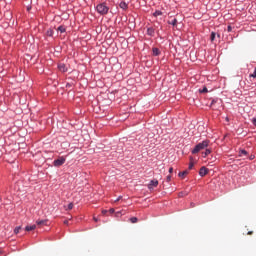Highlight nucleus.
Returning <instances> with one entry per match:
<instances>
[{"mask_svg": "<svg viewBox=\"0 0 256 256\" xmlns=\"http://www.w3.org/2000/svg\"><path fill=\"white\" fill-rule=\"evenodd\" d=\"M209 143H211L209 140H204L198 143L192 150V154L196 155V153H199V151H203V149H207V147H209Z\"/></svg>", "mask_w": 256, "mask_h": 256, "instance_id": "nucleus-1", "label": "nucleus"}, {"mask_svg": "<svg viewBox=\"0 0 256 256\" xmlns=\"http://www.w3.org/2000/svg\"><path fill=\"white\" fill-rule=\"evenodd\" d=\"M96 11L99 15H107V13H109V8L107 4L101 3L96 6Z\"/></svg>", "mask_w": 256, "mask_h": 256, "instance_id": "nucleus-2", "label": "nucleus"}, {"mask_svg": "<svg viewBox=\"0 0 256 256\" xmlns=\"http://www.w3.org/2000/svg\"><path fill=\"white\" fill-rule=\"evenodd\" d=\"M65 164V158L59 157L58 159L54 160L53 165L54 167H61V165Z\"/></svg>", "mask_w": 256, "mask_h": 256, "instance_id": "nucleus-3", "label": "nucleus"}, {"mask_svg": "<svg viewBox=\"0 0 256 256\" xmlns=\"http://www.w3.org/2000/svg\"><path fill=\"white\" fill-rule=\"evenodd\" d=\"M209 173V169H207L205 166L200 168L199 175L200 177H205Z\"/></svg>", "mask_w": 256, "mask_h": 256, "instance_id": "nucleus-4", "label": "nucleus"}, {"mask_svg": "<svg viewBox=\"0 0 256 256\" xmlns=\"http://www.w3.org/2000/svg\"><path fill=\"white\" fill-rule=\"evenodd\" d=\"M157 185H159V181L152 180V181H150V184L148 185V189H155V187H157Z\"/></svg>", "mask_w": 256, "mask_h": 256, "instance_id": "nucleus-5", "label": "nucleus"}, {"mask_svg": "<svg viewBox=\"0 0 256 256\" xmlns=\"http://www.w3.org/2000/svg\"><path fill=\"white\" fill-rule=\"evenodd\" d=\"M58 69H59V71H61V73H67V65H65L63 63H60L58 65Z\"/></svg>", "mask_w": 256, "mask_h": 256, "instance_id": "nucleus-6", "label": "nucleus"}, {"mask_svg": "<svg viewBox=\"0 0 256 256\" xmlns=\"http://www.w3.org/2000/svg\"><path fill=\"white\" fill-rule=\"evenodd\" d=\"M152 55L154 57H159V55H161V50H159V48H153L152 49Z\"/></svg>", "mask_w": 256, "mask_h": 256, "instance_id": "nucleus-7", "label": "nucleus"}, {"mask_svg": "<svg viewBox=\"0 0 256 256\" xmlns=\"http://www.w3.org/2000/svg\"><path fill=\"white\" fill-rule=\"evenodd\" d=\"M37 229V225H31V226H26L25 231H35Z\"/></svg>", "mask_w": 256, "mask_h": 256, "instance_id": "nucleus-8", "label": "nucleus"}, {"mask_svg": "<svg viewBox=\"0 0 256 256\" xmlns=\"http://www.w3.org/2000/svg\"><path fill=\"white\" fill-rule=\"evenodd\" d=\"M168 24L172 25L173 27H177V18H174L172 20H168Z\"/></svg>", "mask_w": 256, "mask_h": 256, "instance_id": "nucleus-9", "label": "nucleus"}, {"mask_svg": "<svg viewBox=\"0 0 256 256\" xmlns=\"http://www.w3.org/2000/svg\"><path fill=\"white\" fill-rule=\"evenodd\" d=\"M147 33L148 35H150L151 37H153L155 35V29H153L152 27L147 29Z\"/></svg>", "mask_w": 256, "mask_h": 256, "instance_id": "nucleus-10", "label": "nucleus"}, {"mask_svg": "<svg viewBox=\"0 0 256 256\" xmlns=\"http://www.w3.org/2000/svg\"><path fill=\"white\" fill-rule=\"evenodd\" d=\"M119 7H120V9H127L128 8V4L126 3V2H121L120 4H119Z\"/></svg>", "mask_w": 256, "mask_h": 256, "instance_id": "nucleus-11", "label": "nucleus"}, {"mask_svg": "<svg viewBox=\"0 0 256 256\" xmlns=\"http://www.w3.org/2000/svg\"><path fill=\"white\" fill-rule=\"evenodd\" d=\"M194 165H195V163H193V157H190V163H189V167H188L189 171H191V169H193Z\"/></svg>", "mask_w": 256, "mask_h": 256, "instance_id": "nucleus-12", "label": "nucleus"}, {"mask_svg": "<svg viewBox=\"0 0 256 256\" xmlns=\"http://www.w3.org/2000/svg\"><path fill=\"white\" fill-rule=\"evenodd\" d=\"M185 175H189V171H183V172H180L179 174H178V177H185Z\"/></svg>", "mask_w": 256, "mask_h": 256, "instance_id": "nucleus-13", "label": "nucleus"}, {"mask_svg": "<svg viewBox=\"0 0 256 256\" xmlns=\"http://www.w3.org/2000/svg\"><path fill=\"white\" fill-rule=\"evenodd\" d=\"M36 223L37 225H47V220H38Z\"/></svg>", "mask_w": 256, "mask_h": 256, "instance_id": "nucleus-14", "label": "nucleus"}, {"mask_svg": "<svg viewBox=\"0 0 256 256\" xmlns=\"http://www.w3.org/2000/svg\"><path fill=\"white\" fill-rule=\"evenodd\" d=\"M161 15H163V12H161V11H159V10H156V11L154 12V17H159V16H161Z\"/></svg>", "mask_w": 256, "mask_h": 256, "instance_id": "nucleus-15", "label": "nucleus"}, {"mask_svg": "<svg viewBox=\"0 0 256 256\" xmlns=\"http://www.w3.org/2000/svg\"><path fill=\"white\" fill-rule=\"evenodd\" d=\"M207 155H211L210 149H206L205 152L203 153V157H207Z\"/></svg>", "mask_w": 256, "mask_h": 256, "instance_id": "nucleus-16", "label": "nucleus"}, {"mask_svg": "<svg viewBox=\"0 0 256 256\" xmlns=\"http://www.w3.org/2000/svg\"><path fill=\"white\" fill-rule=\"evenodd\" d=\"M21 231V226H17L15 229H14V233L15 235H18V233Z\"/></svg>", "mask_w": 256, "mask_h": 256, "instance_id": "nucleus-17", "label": "nucleus"}, {"mask_svg": "<svg viewBox=\"0 0 256 256\" xmlns=\"http://www.w3.org/2000/svg\"><path fill=\"white\" fill-rule=\"evenodd\" d=\"M243 155H247L246 150H240L239 151V157H243Z\"/></svg>", "mask_w": 256, "mask_h": 256, "instance_id": "nucleus-18", "label": "nucleus"}, {"mask_svg": "<svg viewBox=\"0 0 256 256\" xmlns=\"http://www.w3.org/2000/svg\"><path fill=\"white\" fill-rule=\"evenodd\" d=\"M58 31H60V33H65L66 30H65V27L59 26Z\"/></svg>", "mask_w": 256, "mask_h": 256, "instance_id": "nucleus-19", "label": "nucleus"}, {"mask_svg": "<svg viewBox=\"0 0 256 256\" xmlns=\"http://www.w3.org/2000/svg\"><path fill=\"white\" fill-rule=\"evenodd\" d=\"M137 221H139V220L137 219V217H132V218H130V222H131V223H137Z\"/></svg>", "mask_w": 256, "mask_h": 256, "instance_id": "nucleus-20", "label": "nucleus"}, {"mask_svg": "<svg viewBox=\"0 0 256 256\" xmlns=\"http://www.w3.org/2000/svg\"><path fill=\"white\" fill-rule=\"evenodd\" d=\"M48 37H53V31L51 29L47 30Z\"/></svg>", "mask_w": 256, "mask_h": 256, "instance_id": "nucleus-21", "label": "nucleus"}, {"mask_svg": "<svg viewBox=\"0 0 256 256\" xmlns=\"http://www.w3.org/2000/svg\"><path fill=\"white\" fill-rule=\"evenodd\" d=\"M215 37H216L215 32H212L210 36L211 41H215Z\"/></svg>", "mask_w": 256, "mask_h": 256, "instance_id": "nucleus-22", "label": "nucleus"}, {"mask_svg": "<svg viewBox=\"0 0 256 256\" xmlns=\"http://www.w3.org/2000/svg\"><path fill=\"white\" fill-rule=\"evenodd\" d=\"M250 77H253V79H256V68L254 69V72L250 74Z\"/></svg>", "mask_w": 256, "mask_h": 256, "instance_id": "nucleus-23", "label": "nucleus"}, {"mask_svg": "<svg viewBox=\"0 0 256 256\" xmlns=\"http://www.w3.org/2000/svg\"><path fill=\"white\" fill-rule=\"evenodd\" d=\"M208 90H207V87H204L202 90H200V93H207Z\"/></svg>", "mask_w": 256, "mask_h": 256, "instance_id": "nucleus-24", "label": "nucleus"}, {"mask_svg": "<svg viewBox=\"0 0 256 256\" xmlns=\"http://www.w3.org/2000/svg\"><path fill=\"white\" fill-rule=\"evenodd\" d=\"M73 209V203L68 204V210L71 211Z\"/></svg>", "mask_w": 256, "mask_h": 256, "instance_id": "nucleus-25", "label": "nucleus"}, {"mask_svg": "<svg viewBox=\"0 0 256 256\" xmlns=\"http://www.w3.org/2000/svg\"><path fill=\"white\" fill-rule=\"evenodd\" d=\"M227 31H228V33H231V31H233V28L231 26H228Z\"/></svg>", "mask_w": 256, "mask_h": 256, "instance_id": "nucleus-26", "label": "nucleus"}, {"mask_svg": "<svg viewBox=\"0 0 256 256\" xmlns=\"http://www.w3.org/2000/svg\"><path fill=\"white\" fill-rule=\"evenodd\" d=\"M121 199H123L122 196H119L116 200H115V203H117L118 201H121Z\"/></svg>", "mask_w": 256, "mask_h": 256, "instance_id": "nucleus-27", "label": "nucleus"}, {"mask_svg": "<svg viewBox=\"0 0 256 256\" xmlns=\"http://www.w3.org/2000/svg\"><path fill=\"white\" fill-rule=\"evenodd\" d=\"M109 213H111V214L115 213V209L111 208V209L109 210Z\"/></svg>", "mask_w": 256, "mask_h": 256, "instance_id": "nucleus-28", "label": "nucleus"}, {"mask_svg": "<svg viewBox=\"0 0 256 256\" xmlns=\"http://www.w3.org/2000/svg\"><path fill=\"white\" fill-rule=\"evenodd\" d=\"M214 103H217V100H212L211 107H213Z\"/></svg>", "mask_w": 256, "mask_h": 256, "instance_id": "nucleus-29", "label": "nucleus"}, {"mask_svg": "<svg viewBox=\"0 0 256 256\" xmlns=\"http://www.w3.org/2000/svg\"><path fill=\"white\" fill-rule=\"evenodd\" d=\"M252 123H253V125L256 126V118H253V119H252Z\"/></svg>", "mask_w": 256, "mask_h": 256, "instance_id": "nucleus-30", "label": "nucleus"}, {"mask_svg": "<svg viewBox=\"0 0 256 256\" xmlns=\"http://www.w3.org/2000/svg\"><path fill=\"white\" fill-rule=\"evenodd\" d=\"M253 159H255V155L250 156V161H253Z\"/></svg>", "mask_w": 256, "mask_h": 256, "instance_id": "nucleus-31", "label": "nucleus"}, {"mask_svg": "<svg viewBox=\"0 0 256 256\" xmlns=\"http://www.w3.org/2000/svg\"><path fill=\"white\" fill-rule=\"evenodd\" d=\"M103 215H107V210H102Z\"/></svg>", "mask_w": 256, "mask_h": 256, "instance_id": "nucleus-32", "label": "nucleus"}, {"mask_svg": "<svg viewBox=\"0 0 256 256\" xmlns=\"http://www.w3.org/2000/svg\"><path fill=\"white\" fill-rule=\"evenodd\" d=\"M64 225H69V220H65Z\"/></svg>", "mask_w": 256, "mask_h": 256, "instance_id": "nucleus-33", "label": "nucleus"}, {"mask_svg": "<svg viewBox=\"0 0 256 256\" xmlns=\"http://www.w3.org/2000/svg\"><path fill=\"white\" fill-rule=\"evenodd\" d=\"M169 173H173V167L169 168Z\"/></svg>", "mask_w": 256, "mask_h": 256, "instance_id": "nucleus-34", "label": "nucleus"}, {"mask_svg": "<svg viewBox=\"0 0 256 256\" xmlns=\"http://www.w3.org/2000/svg\"><path fill=\"white\" fill-rule=\"evenodd\" d=\"M167 181H171V175L167 176Z\"/></svg>", "mask_w": 256, "mask_h": 256, "instance_id": "nucleus-35", "label": "nucleus"}, {"mask_svg": "<svg viewBox=\"0 0 256 256\" xmlns=\"http://www.w3.org/2000/svg\"><path fill=\"white\" fill-rule=\"evenodd\" d=\"M253 234V231H249L248 233H247V235H252Z\"/></svg>", "mask_w": 256, "mask_h": 256, "instance_id": "nucleus-36", "label": "nucleus"}, {"mask_svg": "<svg viewBox=\"0 0 256 256\" xmlns=\"http://www.w3.org/2000/svg\"><path fill=\"white\" fill-rule=\"evenodd\" d=\"M179 197H183V192H180V193H179Z\"/></svg>", "mask_w": 256, "mask_h": 256, "instance_id": "nucleus-37", "label": "nucleus"}, {"mask_svg": "<svg viewBox=\"0 0 256 256\" xmlns=\"http://www.w3.org/2000/svg\"><path fill=\"white\" fill-rule=\"evenodd\" d=\"M121 212H116V217H119V214H120Z\"/></svg>", "mask_w": 256, "mask_h": 256, "instance_id": "nucleus-38", "label": "nucleus"}, {"mask_svg": "<svg viewBox=\"0 0 256 256\" xmlns=\"http://www.w3.org/2000/svg\"><path fill=\"white\" fill-rule=\"evenodd\" d=\"M93 219H94V221H96V222H97V218H95V217H94Z\"/></svg>", "mask_w": 256, "mask_h": 256, "instance_id": "nucleus-39", "label": "nucleus"}]
</instances>
